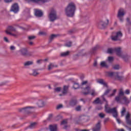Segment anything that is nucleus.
I'll return each instance as SVG.
<instances>
[{
  "label": "nucleus",
  "mask_w": 131,
  "mask_h": 131,
  "mask_svg": "<svg viewBox=\"0 0 131 131\" xmlns=\"http://www.w3.org/2000/svg\"><path fill=\"white\" fill-rule=\"evenodd\" d=\"M98 82L101 84H103V85H104V86H107V84L106 83V82H104V80L103 79H100L98 81Z\"/></svg>",
  "instance_id": "obj_32"
},
{
  "label": "nucleus",
  "mask_w": 131,
  "mask_h": 131,
  "mask_svg": "<svg viewBox=\"0 0 131 131\" xmlns=\"http://www.w3.org/2000/svg\"><path fill=\"white\" fill-rule=\"evenodd\" d=\"M4 40L5 41H6V42H9V39H8V38H7V37H4Z\"/></svg>",
  "instance_id": "obj_58"
},
{
  "label": "nucleus",
  "mask_w": 131,
  "mask_h": 131,
  "mask_svg": "<svg viewBox=\"0 0 131 131\" xmlns=\"http://www.w3.org/2000/svg\"><path fill=\"white\" fill-rule=\"evenodd\" d=\"M122 33L121 31L117 32L114 33L111 38L113 41H122L121 37H122Z\"/></svg>",
  "instance_id": "obj_4"
},
{
  "label": "nucleus",
  "mask_w": 131,
  "mask_h": 131,
  "mask_svg": "<svg viewBox=\"0 0 131 131\" xmlns=\"http://www.w3.org/2000/svg\"><path fill=\"white\" fill-rule=\"evenodd\" d=\"M115 100L117 103H119L121 101V100H123L126 105H128L130 102L127 97L124 96V93L122 89L120 90L118 96L115 97Z\"/></svg>",
  "instance_id": "obj_2"
},
{
  "label": "nucleus",
  "mask_w": 131,
  "mask_h": 131,
  "mask_svg": "<svg viewBox=\"0 0 131 131\" xmlns=\"http://www.w3.org/2000/svg\"><path fill=\"white\" fill-rule=\"evenodd\" d=\"M117 73V72H106V74L108 75V76H109L110 77H112L113 76H114L115 77Z\"/></svg>",
  "instance_id": "obj_23"
},
{
  "label": "nucleus",
  "mask_w": 131,
  "mask_h": 131,
  "mask_svg": "<svg viewBox=\"0 0 131 131\" xmlns=\"http://www.w3.org/2000/svg\"><path fill=\"white\" fill-rule=\"evenodd\" d=\"M36 38V37L35 36H29L28 37V39L29 41H32V40L35 39Z\"/></svg>",
  "instance_id": "obj_30"
},
{
  "label": "nucleus",
  "mask_w": 131,
  "mask_h": 131,
  "mask_svg": "<svg viewBox=\"0 0 131 131\" xmlns=\"http://www.w3.org/2000/svg\"><path fill=\"white\" fill-rule=\"evenodd\" d=\"M116 79H117V80H119V81H122V80H123V76H120L119 75V73L118 72H117L115 76Z\"/></svg>",
  "instance_id": "obj_17"
},
{
  "label": "nucleus",
  "mask_w": 131,
  "mask_h": 131,
  "mask_svg": "<svg viewBox=\"0 0 131 131\" xmlns=\"http://www.w3.org/2000/svg\"><path fill=\"white\" fill-rule=\"evenodd\" d=\"M76 131H90L89 130H86V129H82V130H79V129H76Z\"/></svg>",
  "instance_id": "obj_61"
},
{
  "label": "nucleus",
  "mask_w": 131,
  "mask_h": 131,
  "mask_svg": "<svg viewBox=\"0 0 131 131\" xmlns=\"http://www.w3.org/2000/svg\"><path fill=\"white\" fill-rule=\"evenodd\" d=\"M88 83V81H84L82 82V85H84V84H86Z\"/></svg>",
  "instance_id": "obj_56"
},
{
  "label": "nucleus",
  "mask_w": 131,
  "mask_h": 131,
  "mask_svg": "<svg viewBox=\"0 0 131 131\" xmlns=\"http://www.w3.org/2000/svg\"><path fill=\"white\" fill-rule=\"evenodd\" d=\"M55 92H60V91H61V88L57 87L55 89Z\"/></svg>",
  "instance_id": "obj_50"
},
{
  "label": "nucleus",
  "mask_w": 131,
  "mask_h": 131,
  "mask_svg": "<svg viewBox=\"0 0 131 131\" xmlns=\"http://www.w3.org/2000/svg\"><path fill=\"white\" fill-rule=\"evenodd\" d=\"M80 101H82V102H83L84 103H85V101H84V100L82 98L80 99Z\"/></svg>",
  "instance_id": "obj_63"
},
{
  "label": "nucleus",
  "mask_w": 131,
  "mask_h": 131,
  "mask_svg": "<svg viewBox=\"0 0 131 131\" xmlns=\"http://www.w3.org/2000/svg\"><path fill=\"white\" fill-rule=\"evenodd\" d=\"M126 110L124 107L122 108V110L121 111V116H124V113H125Z\"/></svg>",
  "instance_id": "obj_40"
},
{
  "label": "nucleus",
  "mask_w": 131,
  "mask_h": 131,
  "mask_svg": "<svg viewBox=\"0 0 131 131\" xmlns=\"http://www.w3.org/2000/svg\"><path fill=\"white\" fill-rule=\"evenodd\" d=\"M35 108L33 106H27L26 107H23L21 108L18 109L19 112H24L25 113V115L27 116H28V115H30L31 114H32V112L31 111V110L30 109H34Z\"/></svg>",
  "instance_id": "obj_5"
},
{
  "label": "nucleus",
  "mask_w": 131,
  "mask_h": 131,
  "mask_svg": "<svg viewBox=\"0 0 131 131\" xmlns=\"http://www.w3.org/2000/svg\"><path fill=\"white\" fill-rule=\"evenodd\" d=\"M13 0H4V2L6 3V4H10V3H12Z\"/></svg>",
  "instance_id": "obj_48"
},
{
  "label": "nucleus",
  "mask_w": 131,
  "mask_h": 131,
  "mask_svg": "<svg viewBox=\"0 0 131 131\" xmlns=\"http://www.w3.org/2000/svg\"><path fill=\"white\" fill-rule=\"evenodd\" d=\"M32 71L33 73L32 74H31V75H33V76H37V75H38V74H39V73L37 72V70L36 69H33Z\"/></svg>",
  "instance_id": "obj_27"
},
{
  "label": "nucleus",
  "mask_w": 131,
  "mask_h": 131,
  "mask_svg": "<svg viewBox=\"0 0 131 131\" xmlns=\"http://www.w3.org/2000/svg\"><path fill=\"white\" fill-rule=\"evenodd\" d=\"M24 65L25 67H28V66H30L31 65H33V61H26Z\"/></svg>",
  "instance_id": "obj_21"
},
{
  "label": "nucleus",
  "mask_w": 131,
  "mask_h": 131,
  "mask_svg": "<svg viewBox=\"0 0 131 131\" xmlns=\"http://www.w3.org/2000/svg\"><path fill=\"white\" fill-rule=\"evenodd\" d=\"M126 122L127 124L129 125H131V119H130V115L129 113H127L125 117ZM129 131H131V128H128Z\"/></svg>",
  "instance_id": "obj_11"
},
{
  "label": "nucleus",
  "mask_w": 131,
  "mask_h": 131,
  "mask_svg": "<svg viewBox=\"0 0 131 131\" xmlns=\"http://www.w3.org/2000/svg\"><path fill=\"white\" fill-rule=\"evenodd\" d=\"M73 88H74V90H77V89H79V84H78V83H74Z\"/></svg>",
  "instance_id": "obj_33"
},
{
  "label": "nucleus",
  "mask_w": 131,
  "mask_h": 131,
  "mask_svg": "<svg viewBox=\"0 0 131 131\" xmlns=\"http://www.w3.org/2000/svg\"><path fill=\"white\" fill-rule=\"evenodd\" d=\"M28 43L29 46H33V42L32 41H29Z\"/></svg>",
  "instance_id": "obj_55"
},
{
  "label": "nucleus",
  "mask_w": 131,
  "mask_h": 131,
  "mask_svg": "<svg viewBox=\"0 0 131 131\" xmlns=\"http://www.w3.org/2000/svg\"><path fill=\"white\" fill-rule=\"evenodd\" d=\"M91 96H93V97H95V96H97V94L95 90H92L91 93Z\"/></svg>",
  "instance_id": "obj_44"
},
{
  "label": "nucleus",
  "mask_w": 131,
  "mask_h": 131,
  "mask_svg": "<svg viewBox=\"0 0 131 131\" xmlns=\"http://www.w3.org/2000/svg\"><path fill=\"white\" fill-rule=\"evenodd\" d=\"M114 26H117V21L115 22Z\"/></svg>",
  "instance_id": "obj_64"
},
{
  "label": "nucleus",
  "mask_w": 131,
  "mask_h": 131,
  "mask_svg": "<svg viewBox=\"0 0 131 131\" xmlns=\"http://www.w3.org/2000/svg\"><path fill=\"white\" fill-rule=\"evenodd\" d=\"M10 11L14 13H18L19 11V6L18 5V4L15 3L12 5Z\"/></svg>",
  "instance_id": "obj_9"
},
{
  "label": "nucleus",
  "mask_w": 131,
  "mask_h": 131,
  "mask_svg": "<svg viewBox=\"0 0 131 131\" xmlns=\"http://www.w3.org/2000/svg\"><path fill=\"white\" fill-rule=\"evenodd\" d=\"M19 52L20 55L24 57H30L32 56V52H28L27 48H21Z\"/></svg>",
  "instance_id": "obj_7"
},
{
  "label": "nucleus",
  "mask_w": 131,
  "mask_h": 131,
  "mask_svg": "<svg viewBox=\"0 0 131 131\" xmlns=\"http://www.w3.org/2000/svg\"><path fill=\"white\" fill-rule=\"evenodd\" d=\"M98 50V46L95 47L93 48L90 51L91 54H94L95 51H97Z\"/></svg>",
  "instance_id": "obj_34"
},
{
  "label": "nucleus",
  "mask_w": 131,
  "mask_h": 131,
  "mask_svg": "<svg viewBox=\"0 0 131 131\" xmlns=\"http://www.w3.org/2000/svg\"><path fill=\"white\" fill-rule=\"evenodd\" d=\"M98 116L100 117V118H104L105 117V114L101 113L98 114Z\"/></svg>",
  "instance_id": "obj_41"
},
{
  "label": "nucleus",
  "mask_w": 131,
  "mask_h": 131,
  "mask_svg": "<svg viewBox=\"0 0 131 131\" xmlns=\"http://www.w3.org/2000/svg\"><path fill=\"white\" fill-rule=\"evenodd\" d=\"M100 66H101V67H105V68H108V65L106 64V62L105 61L101 62L100 63Z\"/></svg>",
  "instance_id": "obj_31"
},
{
  "label": "nucleus",
  "mask_w": 131,
  "mask_h": 131,
  "mask_svg": "<svg viewBox=\"0 0 131 131\" xmlns=\"http://www.w3.org/2000/svg\"><path fill=\"white\" fill-rule=\"evenodd\" d=\"M113 52H114V50H113L112 49H108L107 50V53L108 54H112V53H113Z\"/></svg>",
  "instance_id": "obj_43"
},
{
  "label": "nucleus",
  "mask_w": 131,
  "mask_h": 131,
  "mask_svg": "<svg viewBox=\"0 0 131 131\" xmlns=\"http://www.w3.org/2000/svg\"><path fill=\"white\" fill-rule=\"evenodd\" d=\"M114 59V58H113V57H108V62H112V61H113Z\"/></svg>",
  "instance_id": "obj_47"
},
{
  "label": "nucleus",
  "mask_w": 131,
  "mask_h": 131,
  "mask_svg": "<svg viewBox=\"0 0 131 131\" xmlns=\"http://www.w3.org/2000/svg\"><path fill=\"white\" fill-rule=\"evenodd\" d=\"M117 114L118 115V113H117ZM118 115L117 117H118ZM115 118H116V120H117L118 123H119V124L121 123V120H120V119H118V118H117V117H115Z\"/></svg>",
  "instance_id": "obj_46"
},
{
  "label": "nucleus",
  "mask_w": 131,
  "mask_h": 131,
  "mask_svg": "<svg viewBox=\"0 0 131 131\" xmlns=\"http://www.w3.org/2000/svg\"><path fill=\"white\" fill-rule=\"evenodd\" d=\"M67 123V122L66 121V120H63L61 123V124L63 125V124H66Z\"/></svg>",
  "instance_id": "obj_54"
},
{
  "label": "nucleus",
  "mask_w": 131,
  "mask_h": 131,
  "mask_svg": "<svg viewBox=\"0 0 131 131\" xmlns=\"http://www.w3.org/2000/svg\"><path fill=\"white\" fill-rule=\"evenodd\" d=\"M113 69H115V70H118L119 69V65L116 64L113 66Z\"/></svg>",
  "instance_id": "obj_42"
},
{
  "label": "nucleus",
  "mask_w": 131,
  "mask_h": 131,
  "mask_svg": "<svg viewBox=\"0 0 131 131\" xmlns=\"http://www.w3.org/2000/svg\"><path fill=\"white\" fill-rule=\"evenodd\" d=\"M125 15L124 10L123 9H120L118 12L117 17L119 19L121 22H123V17Z\"/></svg>",
  "instance_id": "obj_8"
},
{
  "label": "nucleus",
  "mask_w": 131,
  "mask_h": 131,
  "mask_svg": "<svg viewBox=\"0 0 131 131\" xmlns=\"http://www.w3.org/2000/svg\"><path fill=\"white\" fill-rule=\"evenodd\" d=\"M76 111H81V106L78 105L77 107H75Z\"/></svg>",
  "instance_id": "obj_39"
},
{
  "label": "nucleus",
  "mask_w": 131,
  "mask_h": 131,
  "mask_svg": "<svg viewBox=\"0 0 131 131\" xmlns=\"http://www.w3.org/2000/svg\"><path fill=\"white\" fill-rule=\"evenodd\" d=\"M130 93V91L129 90H126L125 91V94H126V95H129Z\"/></svg>",
  "instance_id": "obj_52"
},
{
  "label": "nucleus",
  "mask_w": 131,
  "mask_h": 131,
  "mask_svg": "<svg viewBox=\"0 0 131 131\" xmlns=\"http://www.w3.org/2000/svg\"><path fill=\"white\" fill-rule=\"evenodd\" d=\"M106 24L104 23V21H100L98 25L99 28H100V29H104V28H105L106 26H107V25H108V24H109V20L106 19Z\"/></svg>",
  "instance_id": "obj_10"
},
{
  "label": "nucleus",
  "mask_w": 131,
  "mask_h": 131,
  "mask_svg": "<svg viewBox=\"0 0 131 131\" xmlns=\"http://www.w3.org/2000/svg\"><path fill=\"white\" fill-rule=\"evenodd\" d=\"M68 89H69V86H63V90L62 91V94L65 95V94H67V91H68Z\"/></svg>",
  "instance_id": "obj_25"
},
{
  "label": "nucleus",
  "mask_w": 131,
  "mask_h": 131,
  "mask_svg": "<svg viewBox=\"0 0 131 131\" xmlns=\"http://www.w3.org/2000/svg\"><path fill=\"white\" fill-rule=\"evenodd\" d=\"M127 22L128 25H131V21L129 18H127Z\"/></svg>",
  "instance_id": "obj_49"
},
{
  "label": "nucleus",
  "mask_w": 131,
  "mask_h": 131,
  "mask_svg": "<svg viewBox=\"0 0 131 131\" xmlns=\"http://www.w3.org/2000/svg\"><path fill=\"white\" fill-rule=\"evenodd\" d=\"M16 48L15 47V46H11L10 47V50L11 51H14V50H15Z\"/></svg>",
  "instance_id": "obj_51"
},
{
  "label": "nucleus",
  "mask_w": 131,
  "mask_h": 131,
  "mask_svg": "<svg viewBox=\"0 0 131 131\" xmlns=\"http://www.w3.org/2000/svg\"><path fill=\"white\" fill-rule=\"evenodd\" d=\"M53 68H54V66L52 63H50L48 66L49 70H51V69H53Z\"/></svg>",
  "instance_id": "obj_45"
},
{
  "label": "nucleus",
  "mask_w": 131,
  "mask_h": 131,
  "mask_svg": "<svg viewBox=\"0 0 131 131\" xmlns=\"http://www.w3.org/2000/svg\"><path fill=\"white\" fill-rule=\"evenodd\" d=\"M6 31H9V32H10V31H11V32H15V33H18V32H17L16 29H15V28H14L12 26H9Z\"/></svg>",
  "instance_id": "obj_16"
},
{
  "label": "nucleus",
  "mask_w": 131,
  "mask_h": 131,
  "mask_svg": "<svg viewBox=\"0 0 131 131\" xmlns=\"http://www.w3.org/2000/svg\"><path fill=\"white\" fill-rule=\"evenodd\" d=\"M84 90H87L88 92H83V94L85 95H89L90 94V90H91V88H90V86H88L84 88Z\"/></svg>",
  "instance_id": "obj_28"
},
{
  "label": "nucleus",
  "mask_w": 131,
  "mask_h": 131,
  "mask_svg": "<svg viewBox=\"0 0 131 131\" xmlns=\"http://www.w3.org/2000/svg\"><path fill=\"white\" fill-rule=\"evenodd\" d=\"M63 107V105L62 104H59L57 106V109H60V108H62Z\"/></svg>",
  "instance_id": "obj_53"
},
{
  "label": "nucleus",
  "mask_w": 131,
  "mask_h": 131,
  "mask_svg": "<svg viewBox=\"0 0 131 131\" xmlns=\"http://www.w3.org/2000/svg\"><path fill=\"white\" fill-rule=\"evenodd\" d=\"M94 103L95 104H100L101 103V100H100V98H97L94 101Z\"/></svg>",
  "instance_id": "obj_35"
},
{
  "label": "nucleus",
  "mask_w": 131,
  "mask_h": 131,
  "mask_svg": "<svg viewBox=\"0 0 131 131\" xmlns=\"http://www.w3.org/2000/svg\"><path fill=\"white\" fill-rule=\"evenodd\" d=\"M105 102H106V104L105 105V109L106 113H112L114 117H116V118L117 117L118 114H117V110L116 109V107H114L113 108H111L108 107V101L106 100V101H105Z\"/></svg>",
  "instance_id": "obj_3"
},
{
  "label": "nucleus",
  "mask_w": 131,
  "mask_h": 131,
  "mask_svg": "<svg viewBox=\"0 0 131 131\" xmlns=\"http://www.w3.org/2000/svg\"><path fill=\"white\" fill-rule=\"evenodd\" d=\"M57 129H58V127H57V125H49V129L51 131H57Z\"/></svg>",
  "instance_id": "obj_19"
},
{
  "label": "nucleus",
  "mask_w": 131,
  "mask_h": 131,
  "mask_svg": "<svg viewBox=\"0 0 131 131\" xmlns=\"http://www.w3.org/2000/svg\"><path fill=\"white\" fill-rule=\"evenodd\" d=\"M120 57L121 58H122V59L125 60V62L128 61V60H129V59L130 58V56H129L127 54L121 55V56Z\"/></svg>",
  "instance_id": "obj_20"
},
{
  "label": "nucleus",
  "mask_w": 131,
  "mask_h": 131,
  "mask_svg": "<svg viewBox=\"0 0 131 131\" xmlns=\"http://www.w3.org/2000/svg\"><path fill=\"white\" fill-rule=\"evenodd\" d=\"M48 17L50 22H54L57 20V12L55 10L52 9Z\"/></svg>",
  "instance_id": "obj_6"
},
{
  "label": "nucleus",
  "mask_w": 131,
  "mask_h": 131,
  "mask_svg": "<svg viewBox=\"0 0 131 131\" xmlns=\"http://www.w3.org/2000/svg\"><path fill=\"white\" fill-rule=\"evenodd\" d=\"M69 33H70V34H71V33H72L73 32V30H70V31H69Z\"/></svg>",
  "instance_id": "obj_62"
},
{
  "label": "nucleus",
  "mask_w": 131,
  "mask_h": 131,
  "mask_svg": "<svg viewBox=\"0 0 131 131\" xmlns=\"http://www.w3.org/2000/svg\"><path fill=\"white\" fill-rule=\"evenodd\" d=\"M6 32L7 34H9L10 35H12L13 36H17V35H16V34H13L11 32H9L8 31H6Z\"/></svg>",
  "instance_id": "obj_37"
},
{
  "label": "nucleus",
  "mask_w": 131,
  "mask_h": 131,
  "mask_svg": "<svg viewBox=\"0 0 131 131\" xmlns=\"http://www.w3.org/2000/svg\"><path fill=\"white\" fill-rule=\"evenodd\" d=\"M93 131H100L101 130V122H98L93 128Z\"/></svg>",
  "instance_id": "obj_14"
},
{
  "label": "nucleus",
  "mask_w": 131,
  "mask_h": 131,
  "mask_svg": "<svg viewBox=\"0 0 131 131\" xmlns=\"http://www.w3.org/2000/svg\"><path fill=\"white\" fill-rule=\"evenodd\" d=\"M35 15L36 17L40 18V17H42L43 15V13H42V11L40 10L35 9Z\"/></svg>",
  "instance_id": "obj_12"
},
{
  "label": "nucleus",
  "mask_w": 131,
  "mask_h": 131,
  "mask_svg": "<svg viewBox=\"0 0 131 131\" xmlns=\"http://www.w3.org/2000/svg\"><path fill=\"white\" fill-rule=\"evenodd\" d=\"M39 34L40 35H45V34H46V33H45L43 32H39Z\"/></svg>",
  "instance_id": "obj_57"
},
{
  "label": "nucleus",
  "mask_w": 131,
  "mask_h": 131,
  "mask_svg": "<svg viewBox=\"0 0 131 131\" xmlns=\"http://www.w3.org/2000/svg\"><path fill=\"white\" fill-rule=\"evenodd\" d=\"M37 105L38 107H43V106H45V102H43L42 100H39L37 102Z\"/></svg>",
  "instance_id": "obj_24"
},
{
  "label": "nucleus",
  "mask_w": 131,
  "mask_h": 131,
  "mask_svg": "<svg viewBox=\"0 0 131 131\" xmlns=\"http://www.w3.org/2000/svg\"><path fill=\"white\" fill-rule=\"evenodd\" d=\"M59 36V34H52L50 36V41H52L54 38H56V37H58Z\"/></svg>",
  "instance_id": "obj_29"
},
{
  "label": "nucleus",
  "mask_w": 131,
  "mask_h": 131,
  "mask_svg": "<svg viewBox=\"0 0 131 131\" xmlns=\"http://www.w3.org/2000/svg\"><path fill=\"white\" fill-rule=\"evenodd\" d=\"M36 125H37V122L31 123L30 125L28 127H27V128H34V127H35Z\"/></svg>",
  "instance_id": "obj_22"
},
{
  "label": "nucleus",
  "mask_w": 131,
  "mask_h": 131,
  "mask_svg": "<svg viewBox=\"0 0 131 131\" xmlns=\"http://www.w3.org/2000/svg\"><path fill=\"white\" fill-rule=\"evenodd\" d=\"M70 54V51H67L66 52H63L61 54L60 56L61 57H67V56H69V54Z\"/></svg>",
  "instance_id": "obj_26"
},
{
  "label": "nucleus",
  "mask_w": 131,
  "mask_h": 131,
  "mask_svg": "<svg viewBox=\"0 0 131 131\" xmlns=\"http://www.w3.org/2000/svg\"><path fill=\"white\" fill-rule=\"evenodd\" d=\"M72 45V42L69 41L67 43H66V47H68V48H70L71 47V45Z\"/></svg>",
  "instance_id": "obj_38"
},
{
  "label": "nucleus",
  "mask_w": 131,
  "mask_h": 131,
  "mask_svg": "<svg viewBox=\"0 0 131 131\" xmlns=\"http://www.w3.org/2000/svg\"><path fill=\"white\" fill-rule=\"evenodd\" d=\"M76 11V5L73 2L70 3L65 9L66 15L67 17H73Z\"/></svg>",
  "instance_id": "obj_1"
},
{
  "label": "nucleus",
  "mask_w": 131,
  "mask_h": 131,
  "mask_svg": "<svg viewBox=\"0 0 131 131\" xmlns=\"http://www.w3.org/2000/svg\"><path fill=\"white\" fill-rule=\"evenodd\" d=\"M76 105H77V100L76 99H72L70 101V105L72 107H74V106H76Z\"/></svg>",
  "instance_id": "obj_18"
},
{
  "label": "nucleus",
  "mask_w": 131,
  "mask_h": 131,
  "mask_svg": "<svg viewBox=\"0 0 131 131\" xmlns=\"http://www.w3.org/2000/svg\"><path fill=\"white\" fill-rule=\"evenodd\" d=\"M111 92V89H108L105 91V92L102 96L103 101H104V102H107V100H106V98H105V96H107V95H108V94H109Z\"/></svg>",
  "instance_id": "obj_15"
},
{
  "label": "nucleus",
  "mask_w": 131,
  "mask_h": 131,
  "mask_svg": "<svg viewBox=\"0 0 131 131\" xmlns=\"http://www.w3.org/2000/svg\"><path fill=\"white\" fill-rule=\"evenodd\" d=\"M117 91V90L116 89H114V90H113V92L112 94H111V95H110L108 96V97H113V96H115V94L116 93Z\"/></svg>",
  "instance_id": "obj_36"
},
{
  "label": "nucleus",
  "mask_w": 131,
  "mask_h": 131,
  "mask_svg": "<svg viewBox=\"0 0 131 131\" xmlns=\"http://www.w3.org/2000/svg\"><path fill=\"white\" fill-rule=\"evenodd\" d=\"M42 61V59H39L37 61V64H40V62Z\"/></svg>",
  "instance_id": "obj_60"
},
{
  "label": "nucleus",
  "mask_w": 131,
  "mask_h": 131,
  "mask_svg": "<svg viewBox=\"0 0 131 131\" xmlns=\"http://www.w3.org/2000/svg\"><path fill=\"white\" fill-rule=\"evenodd\" d=\"M114 52H115L117 56L119 57H121L122 55L121 53V48L120 47L116 48L114 49Z\"/></svg>",
  "instance_id": "obj_13"
},
{
  "label": "nucleus",
  "mask_w": 131,
  "mask_h": 131,
  "mask_svg": "<svg viewBox=\"0 0 131 131\" xmlns=\"http://www.w3.org/2000/svg\"><path fill=\"white\" fill-rule=\"evenodd\" d=\"M97 61H95L93 66H94V67H97Z\"/></svg>",
  "instance_id": "obj_59"
}]
</instances>
